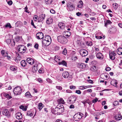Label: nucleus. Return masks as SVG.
<instances>
[{
    "label": "nucleus",
    "instance_id": "1",
    "mask_svg": "<svg viewBox=\"0 0 122 122\" xmlns=\"http://www.w3.org/2000/svg\"><path fill=\"white\" fill-rule=\"evenodd\" d=\"M59 104L55 109V110L54 112V114L57 115H60L61 112V99H60L57 100Z\"/></svg>",
    "mask_w": 122,
    "mask_h": 122
},
{
    "label": "nucleus",
    "instance_id": "2",
    "mask_svg": "<svg viewBox=\"0 0 122 122\" xmlns=\"http://www.w3.org/2000/svg\"><path fill=\"white\" fill-rule=\"evenodd\" d=\"M83 116V114L82 113L79 112L74 115L73 117V119L76 121H79L81 119Z\"/></svg>",
    "mask_w": 122,
    "mask_h": 122
},
{
    "label": "nucleus",
    "instance_id": "3",
    "mask_svg": "<svg viewBox=\"0 0 122 122\" xmlns=\"http://www.w3.org/2000/svg\"><path fill=\"white\" fill-rule=\"evenodd\" d=\"M25 47L23 45H18L17 47V49L18 51L20 53H24L26 51Z\"/></svg>",
    "mask_w": 122,
    "mask_h": 122
},
{
    "label": "nucleus",
    "instance_id": "4",
    "mask_svg": "<svg viewBox=\"0 0 122 122\" xmlns=\"http://www.w3.org/2000/svg\"><path fill=\"white\" fill-rule=\"evenodd\" d=\"M20 86H17L14 88V94L16 95L20 94L22 92Z\"/></svg>",
    "mask_w": 122,
    "mask_h": 122
},
{
    "label": "nucleus",
    "instance_id": "5",
    "mask_svg": "<svg viewBox=\"0 0 122 122\" xmlns=\"http://www.w3.org/2000/svg\"><path fill=\"white\" fill-rule=\"evenodd\" d=\"M64 78H68L69 80H70L72 78V75L69 74L68 72L66 71H65L62 74Z\"/></svg>",
    "mask_w": 122,
    "mask_h": 122
},
{
    "label": "nucleus",
    "instance_id": "6",
    "mask_svg": "<svg viewBox=\"0 0 122 122\" xmlns=\"http://www.w3.org/2000/svg\"><path fill=\"white\" fill-rule=\"evenodd\" d=\"M45 17L46 15L45 14H40L38 18V22H40L43 20H44Z\"/></svg>",
    "mask_w": 122,
    "mask_h": 122
},
{
    "label": "nucleus",
    "instance_id": "7",
    "mask_svg": "<svg viewBox=\"0 0 122 122\" xmlns=\"http://www.w3.org/2000/svg\"><path fill=\"white\" fill-rule=\"evenodd\" d=\"M76 100V97L74 96H72L70 97L68 99V101L70 103H74Z\"/></svg>",
    "mask_w": 122,
    "mask_h": 122
},
{
    "label": "nucleus",
    "instance_id": "8",
    "mask_svg": "<svg viewBox=\"0 0 122 122\" xmlns=\"http://www.w3.org/2000/svg\"><path fill=\"white\" fill-rule=\"evenodd\" d=\"M116 54L114 52V51L110 52L109 57L112 60H114L115 58V56Z\"/></svg>",
    "mask_w": 122,
    "mask_h": 122
},
{
    "label": "nucleus",
    "instance_id": "9",
    "mask_svg": "<svg viewBox=\"0 0 122 122\" xmlns=\"http://www.w3.org/2000/svg\"><path fill=\"white\" fill-rule=\"evenodd\" d=\"M80 52L81 54V55L83 56H87L88 54V52L87 51L84 49L81 50Z\"/></svg>",
    "mask_w": 122,
    "mask_h": 122
},
{
    "label": "nucleus",
    "instance_id": "10",
    "mask_svg": "<svg viewBox=\"0 0 122 122\" xmlns=\"http://www.w3.org/2000/svg\"><path fill=\"white\" fill-rule=\"evenodd\" d=\"M36 36L37 38L38 39H43L44 37L43 34L42 32H40L36 34Z\"/></svg>",
    "mask_w": 122,
    "mask_h": 122
},
{
    "label": "nucleus",
    "instance_id": "11",
    "mask_svg": "<svg viewBox=\"0 0 122 122\" xmlns=\"http://www.w3.org/2000/svg\"><path fill=\"white\" fill-rule=\"evenodd\" d=\"M51 41H48L44 40H42V44L44 46H49L51 43Z\"/></svg>",
    "mask_w": 122,
    "mask_h": 122
},
{
    "label": "nucleus",
    "instance_id": "12",
    "mask_svg": "<svg viewBox=\"0 0 122 122\" xmlns=\"http://www.w3.org/2000/svg\"><path fill=\"white\" fill-rule=\"evenodd\" d=\"M3 114L4 115L9 116L10 115L9 111L7 109H4L2 112Z\"/></svg>",
    "mask_w": 122,
    "mask_h": 122
},
{
    "label": "nucleus",
    "instance_id": "13",
    "mask_svg": "<svg viewBox=\"0 0 122 122\" xmlns=\"http://www.w3.org/2000/svg\"><path fill=\"white\" fill-rule=\"evenodd\" d=\"M41 66V65L38 62H37L33 66V68L35 71H37L40 68L39 67Z\"/></svg>",
    "mask_w": 122,
    "mask_h": 122
},
{
    "label": "nucleus",
    "instance_id": "14",
    "mask_svg": "<svg viewBox=\"0 0 122 122\" xmlns=\"http://www.w3.org/2000/svg\"><path fill=\"white\" fill-rule=\"evenodd\" d=\"M15 115L16 118L18 120H20L22 118V115L20 112H19L16 113Z\"/></svg>",
    "mask_w": 122,
    "mask_h": 122
},
{
    "label": "nucleus",
    "instance_id": "15",
    "mask_svg": "<svg viewBox=\"0 0 122 122\" xmlns=\"http://www.w3.org/2000/svg\"><path fill=\"white\" fill-rule=\"evenodd\" d=\"M26 60L27 62L31 65L33 64L34 62V60L31 58H28Z\"/></svg>",
    "mask_w": 122,
    "mask_h": 122
},
{
    "label": "nucleus",
    "instance_id": "16",
    "mask_svg": "<svg viewBox=\"0 0 122 122\" xmlns=\"http://www.w3.org/2000/svg\"><path fill=\"white\" fill-rule=\"evenodd\" d=\"M78 67L82 69L84 68L86 66L85 64L83 63H79L77 65Z\"/></svg>",
    "mask_w": 122,
    "mask_h": 122
},
{
    "label": "nucleus",
    "instance_id": "17",
    "mask_svg": "<svg viewBox=\"0 0 122 122\" xmlns=\"http://www.w3.org/2000/svg\"><path fill=\"white\" fill-rule=\"evenodd\" d=\"M68 40L65 37L61 36V43L65 44H66Z\"/></svg>",
    "mask_w": 122,
    "mask_h": 122
},
{
    "label": "nucleus",
    "instance_id": "18",
    "mask_svg": "<svg viewBox=\"0 0 122 122\" xmlns=\"http://www.w3.org/2000/svg\"><path fill=\"white\" fill-rule=\"evenodd\" d=\"M43 40H45L46 41H51V37L50 36L48 35H47L46 36H45V37H43Z\"/></svg>",
    "mask_w": 122,
    "mask_h": 122
},
{
    "label": "nucleus",
    "instance_id": "19",
    "mask_svg": "<svg viewBox=\"0 0 122 122\" xmlns=\"http://www.w3.org/2000/svg\"><path fill=\"white\" fill-rule=\"evenodd\" d=\"M21 58L19 54H17L16 55V57L15 58V61L17 62H18L21 60Z\"/></svg>",
    "mask_w": 122,
    "mask_h": 122
},
{
    "label": "nucleus",
    "instance_id": "20",
    "mask_svg": "<svg viewBox=\"0 0 122 122\" xmlns=\"http://www.w3.org/2000/svg\"><path fill=\"white\" fill-rule=\"evenodd\" d=\"M96 56L97 58L100 59H102L103 58V56L102 54L100 53H98L97 55Z\"/></svg>",
    "mask_w": 122,
    "mask_h": 122
},
{
    "label": "nucleus",
    "instance_id": "21",
    "mask_svg": "<svg viewBox=\"0 0 122 122\" xmlns=\"http://www.w3.org/2000/svg\"><path fill=\"white\" fill-rule=\"evenodd\" d=\"M55 60L56 62H58L59 65H60L61 64V62L60 61H61V59L60 58H58V56H55Z\"/></svg>",
    "mask_w": 122,
    "mask_h": 122
},
{
    "label": "nucleus",
    "instance_id": "22",
    "mask_svg": "<svg viewBox=\"0 0 122 122\" xmlns=\"http://www.w3.org/2000/svg\"><path fill=\"white\" fill-rule=\"evenodd\" d=\"M53 20L51 18H48L46 21V23L47 24H50L52 22Z\"/></svg>",
    "mask_w": 122,
    "mask_h": 122
},
{
    "label": "nucleus",
    "instance_id": "23",
    "mask_svg": "<svg viewBox=\"0 0 122 122\" xmlns=\"http://www.w3.org/2000/svg\"><path fill=\"white\" fill-rule=\"evenodd\" d=\"M117 31V29L115 27H113L111 29L110 33L112 34L115 33Z\"/></svg>",
    "mask_w": 122,
    "mask_h": 122
},
{
    "label": "nucleus",
    "instance_id": "24",
    "mask_svg": "<svg viewBox=\"0 0 122 122\" xmlns=\"http://www.w3.org/2000/svg\"><path fill=\"white\" fill-rule=\"evenodd\" d=\"M114 118L117 120H119L122 118V116L120 115H116Z\"/></svg>",
    "mask_w": 122,
    "mask_h": 122
},
{
    "label": "nucleus",
    "instance_id": "25",
    "mask_svg": "<svg viewBox=\"0 0 122 122\" xmlns=\"http://www.w3.org/2000/svg\"><path fill=\"white\" fill-rule=\"evenodd\" d=\"M68 9L70 11H72L74 9V7L73 5H67Z\"/></svg>",
    "mask_w": 122,
    "mask_h": 122
},
{
    "label": "nucleus",
    "instance_id": "26",
    "mask_svg": "<svg viewBox=\"0 0 122 122\" xmlns=\"http://www.w3.org/2000/svg\"><path fill=\"white\" fill-rule=\"evenodd\" d=\"M117 52L119 55H122V48L120 47L117 50Z\"/></svg>",
    "mask_w": 122,
    "mask_h": 122
},
{
    "label": "nucleus",
    "instance_id": "27",
    "mask_svg": "<svg viewBox=\"0 0 122 122\" xmlns=\"http://www.w3.org/2000/svg\"><path fill=\"white\" fill-rule=\"evenodd\" d=\"M83 2L81 0L78 2L77 5V6L78 7L81 8L83 6Z\"/></svg>",
    "mask_w": 122,
    "mask_h": 122
},
{
    "label": "nucleus",
    "instance_id": "28",
    "mask_svg": "<svg viewBox=\"0 0 122 122\" xmlns=\"http://www.w3.org/2000/svg\"><path fill=\"white\" fill-rule=\"evenodd\" d=\"M21 65L23 67H25L26 65V61L25 60H23L22 61L20 62Z\"/></svg>",
    "mask_w": 122,
    "mask_h": 122
},
{
    "label": "nucleus",
    "instance_id": "29",
    "mask_svg": "<svg viewBox=\"0 0 122 122\" xmlns=\"http://www.w3.org/2000/svg\"><path fill=\"white\" fill-rule=\"evenodd\" d=\"M3 95L4 96L6 97L7 99H9L11 98L12 97L10 96L8 94L6 93H4L3 94Z\"/></svg>",
    "mask_w": 122,
    "mask_h": 122
},
{
    "label": "nucleus",
    "instance_id": "30",
    "mask_svg": "<svg viewBox=\"0 0 122 122\" xmlns=\"http://www.w3.org/2000/svg\"><path fill=\"white\" fill-rule=\"evenodd\" d=\"M112 23V22L110 20H107L106 22L105 21V26L106 27L108 24H111Z\"/></svg>",
    "mask_w": 122,
    "mask_h": 122
},
{
    "label": "nucleus",
    "instance_id": "31",
    "mask_svg": "<svg viewBox=\"0 0 122 122\" xmlns=\"http://www.w3.org/2000/svg\"><path fill=\"white\" fill-rule=\"evenodd\" d=\"M71 59L73 61H76L78 59L77 57L74 55H72L71 56Z\"/></svg>",
    "mask_w": 122,
    "mask_h": 122
},
{
    "label": "nucleus",
    "instance_id": "32",
    "mask_svg": "<svg viewBox=\"0 0 122 122\" xmlns=\"http://www.w3.org/2000/svg\"><path fill=\"white\" fill-rule=\"evenodd\" d=\"M10 68L11 70L13 71H15L16 70V67L14 66H11Z\"/></svg>",
    "mask_w": 122,
    "mask_h": 122
},
{
    "label": "nucleus",
    "instance_id": "33",
    "mask_svg": "<svg viewBox=\"0 0 122 122\" xmlns=\"http://www.w3.org/2000/svg\"><path fill=\"white\" fill-rule=\"evenodd\" d=\"M20 108L22 109L23 111H26L27 109V107L21 105L20 107Z\"/></svg>",
    "mask_w": 122,
    "mask_h": 122
},
{
    "label": "nucleus",
    "instance_id": "34",
    "mask_svg": "<svg viewBox=\"0 0 122 122\" xmlns=\"http://www.w3.org/2000/svg\"><path fill=\"white\" fill-rule=\"evenodd\" d=\"M118 83L117 82L116 80L115 81H112L111 82V84L112 85H113L114 86H117V84Z\"/></svg>",
    "mask_w": 122,
    "mask_h": 122
},
{
    "label": "nucleus",
    "instance_id": "35",
    "mask_svg": "<svg viewBox=\"0 0 122 122\" xmlns=\"http://www.w3.org/2000/svg\"><path fill=\"white\" fill-rule=\"evenodd\" d=\"M101 76L102 78L103 79L106 80V79L108 78V76L107 75H106L105 74H102L101 75Z\"/></svg>",
    "mask_w": 122,
    "mask_h": 122
},
{
    "label": "nucleus",
    "instance_id": "36",
    "mask_svg": "<svg viewBox=\"0 0 122 122\" xmlns=\"http://www.w3.org/2000/svg\"><path fill=\"white\" fill-rule=\"evenodd\" d=\"M25 96L27 97H31V94L29 92H27L25 94Z\"/></svg>",
    "mask_w": 122,
    "mask_h": 122
},
{
    "label": "nucleus",
    "instance_id": "37",
    "mask_svg": "<svg viewBox=\"0 0 122 122\" xmlns=\"http://www.w3.org/2000/svg\"><path fill=\"white\" fill-rule=\"evenodd\" d=\"M86 86H81L79 87V89L81 90H84L87 88Z\"/></svg>",
    "mask_w": 122,
    "mask_h": 122
},
{
    "label": "nucleus",
    "instance_id": "38",
    "mask_svg": "<svg viewBox=\"0 0 122 122\" xmlns=\"http://www.w3.org/2000/svg\"><path fill=\"white\" fill-rule=\"evenodd\" d=\"M43 107V104L41 103H39L38 104V109L40 111Z\"/></svg>",
    "mask_w": 122,
    "mask_h": 122
},
{
    "label": "nucleus",
    "instance_id": "39",
    "mask_svg": "<svg viewBox=\"0 0 122 122\" xmlns=\"http://www.w3.org/2000/svg\"><path fill=\"white\" fill-rule=\"evenodd\" d=\"M38 16L36 15L34 16L33 19L34 21H36L37 20H38Z\"/></svg>",
    "mask_w": 122,
    "mask_h": 122
},
{
    "label": "nucleus",
    "instance_id": "40",
    "mask_svg": "<svg viewBox=\"0 0 122 122\" xmlns=\"http://www.w3.org/2000/svg\"><path fill=\"white\" fill-rule=\"evenodd\" d=\"M119 102L118 101H116L114 102L113 104L114 106H115L119 105Z\"/></svg>",
    "mask_w": 122,
    "mask_h": 122
},
{
    "label": "nucleus",
    "instance_id": "41",
    "mask_svg": "<svg viewBox=\"0 0 122 122\" xmlns=\"http://www.w3.org/2000/svg\"><path fill=\"white\" fill-rule=\"evenodd\" d=\"M53 0H45L46 4H51Z\"/></svg>",
    "mask_w": 122,
    "mask_h": 122
},
{
    "label": "nucleus",
    "instance_id": "42",
    "mask_svg": "<svg viewBox=\"0 0 122 122\" xmlns=\"http://www.w3.org/2000/svg\"><path fill=\"white\" fill-rule=\"evenodd\" d=\"M15 45V42L14 41V40L13 39H11V40L10 43V45L12 46H14Z\"/></svg>",
    "mask_w": 122,
    "mask_h": 122
},
{
    "label": "nucleus",
    "instance_id": "43",
    "mask_svg": "<svg viewBox=\"0 0 122 122\" xmlns=\"http://www.w3.org/2000/svg\"><path fill=\"white\" fill-rule=\"evenodd\" d=\"M113 7H114V9L115 10H116L117 8L118 7V4L116 3H114L112 4Z\"/></svg>",
    "mask_w": 122,
    "mask_h": 122
},
{
    "label": "nucleus",
    "instance_id": "44",
    "mask_svg": "<svg viewBox=\"0 0 122 122\" xmlns=\"http://www.w3.org/2000/svg\"><path fill=\"white\" fill-rule=\"evenodd\" d=\"M67 51L66 48H65L64 49L62 52V53L64 55H66L67 54Z\"/></svg>",
    "mask_w": 122,
    "mask_h": 122
},
{
    "label": "nucleus",
    "instance_id": "45",
    "mask_svg": "<svg viewBox=\"0 0 122 122\" xmlns=\"http://www.w3.org/2000/svg\"><path fill=\"white\" fill-rule=\"evenodd\" d=\"M1 53L3 56L5 57L6 54H7V52H5L3 50H2L1 51Z\"/></svg>",
    "mask_w": 122,
    "mask_h": 122
},
{
    "label": "nucleus",
    "instance_id": "46",
    "mask_svg": "<svg viewBox=\"0 0 122 122\" xmlns=\"http://www.w3.org/2000/svg\"><path fill=\"white\" fill-rule=\"evenodd\" d=\"M61 65L66 66H67V63L65 61L63 60L61 61Z\"/></svg>",
    "mask_w": 122,
    "mask_h": 122
},
{
    "label": "nucleus",
    "instance_id": "47",
    "mask_svg": "<svg viewBox=\"0 0 122 122\" xmlns=\"http://www.w3.org/2000/svg\"><path fill=\"white\" fill-rule=\"evenodd\" d=\"M87 45L88 46H91L92 45V44L91 41H87L86 42Z\"/></svg>",
    "mask_w": 122,
    "mask_h": 122
},
{
    "label": "nucleus",
    "instance_id": "48",
    "mask_svg": "<svg viewBox=\"0 0 122 122\" xmlns=\"http://www.w3.org/2000/svg\"><path fill=\"white\" fill-rule=\"evenodd\" d=\"M11 40L10 39H7L6 41V42L8 44V45H10V43L11 42Z\"/></svg>",
    "mask_w": 122,
    "mask_h": 122
},
{
    "label": "nucleus",
    "instance_id": "49",
    "mask_svg": "<svg viewBox=\"0 0 122 122\" xmlns=\"http://www.w3.org/2000/svg\"><path fill=\"white\" fill-rule=\"evenodd\" d=\"M5 26L6 27H9L10 28H11V25L9 23H7V24L5 25Z\"/></svg>",
    "mask_w": 122,
    "mask_h": 122
},
{
    "label": "nucleus",
    "instance_id": "50",
    "mask_svg": "<svg viewBox=\"0 0 122 122\" xmlns=\"http://www.w3.org/2000/svg\"><path fill=\"white\" fill-rule=\"evenodd\" d=\"M33 115V114L32 113H30V112H28L26 114V115L27 116H32Z\"/></svg>",
    "mask_w": 122,
    "mask_h": 122
},
{
    "label": "nucleus",
    "instance_id": "51",
    "mask_svg": "<svg viewBox=\"0 0 122 122\" xmlns=\"http://www.w3.org/2000/svg\"><path fill=\"white\" fill-rule=\"evenodd\" d=\"M57 40L60 43H61V36H59L57 37Z\"/></svg>",
    "mask_w": 122,
    "mask_h": 122
},
{
    "label": "nucleus",
    "instance_id": "52",
    "mask_svg": "<svg viewBox=\"0 0 122 122\" xmlns=\"http://www.w3.org/2000/svg\"><path fill=\"white\" fill-rule=\"evenodd\" d=\"M91 70L92 71H94L96 70V67L95 66H92L91 68Z\"/></svg>",
    "mask_w": 122,
    "mask_h": 122
},
{
    "label": "nucleus",
    "instance_id": "53",
    "mask_svg": "<svg viewBox=\"0 0 122 122\" xmlns=\"http://www.w3.org/2000/svg\"><path fill=\"white\" fill-rule=\"evenodd\" d=\"M46 80L49 83H52V81H51V80L49 78H47L46 79Z\"/></svg>",
    "mask_w": 122,
    "mask_h": 122
},
{
    "label": "nucleus",
    "instance_id": "54",
    "mask_svg": "<svg viewBox=\"0 0 122 122\" xmlns=\"http://www.w3.org/2000/svg\"><path fill=\"white\" fill-rule=\"evenodd\" d=\"M6 56H5L6 57L7 59L9 60H10L11 59L10 56H9L8 54L7 53L5 54Z\"/></svg>",
    "mask_w": 122,
    "mask_h": 122
},
{
    "label": "nucleus",
    "instance_id": "55",
    "mask_svg": "<svg viewBox=\"0 0 122 122\" xmlns=\"http://www.w3.org/2000/svg\"><path fill=\"white\" fill-rule=\"evenodd\" d=\"M39 72L40 73H43L44 71L43 69H40L39 70Z\"/></svg>",
    "mask_w": 122,
    "mask_h": 122
},
{
    "label": "nucleus",
    "instance_id": "56",
    "mask_svg": "<svg viewBox=\"0 0 122 122\" xmlns=\"http://www.w3.org/2000/svg\"><path fill=\"white\" fill-rule=\"evenodd\" d=\"M67 31H64L63 34V37H65V36H67V33H66Z\"/></svg>",
    "mask_w": 122,
    "mask_h": 122
},
{
    "label": "nucleus",
    "instance_id": "57",
    "mask_svg": "<svg viewBox=\"0 0 122 122\" xmlns=\"http://www.w3.org/2000/svg\"><path fill=\"white\" fill-rule=\"evenodd\" d=\"M38 44L37 43H36L34 46V47L37 49H38Z\"/></svg>",
    "mask_w": 122,
    "mask_h": 122
},
{
    "label": "nucleus",
    "instance_id": "58",
    "mask_svg": "<svg viewBox=\"0 0 122 122\" xmlns=\"http://www.w3.org/2000/svg\"><path fill=\"white\" fill-rule=\"evenodd\" d=\"M76 93L79 94H80L81 93V92L80 90H76Z\"/></svg>",
    "mask_w": 122,
    "mask_h": 122
},
{
    "label": "nucleus",
    "instance_id": "59",
    "mask_svg": "<svg viewBox=\"0 0 122 122\" xmlns=\"http://www.w3.org/2000/svg\"><path fill=\"white\" fill-rule=\"evenodd\" d=\"M66 33H67V36L69 37L71 35V33L70 32L67 31Z\"/></svg>",
    "mask_w": 122,
    "mask_h": 122
},
{
    "label": "nucleus",
    "instance_id": "60",
    "mask_svg": "<svg viewBox=\"0 0 122 122\" xmlns=\"http://www.w3.org/2000/svg\"><path fill=\"white\" fill-rule=\"evenodd\" d=\"M70 88L71 89H74L76 88V87L73 86H70Z\"/></svg>",
    "mask_w": 122,
    "mask_h": 122
},
{
    "label": "nucleus",
    "instance_id": "61",
    "mask_svg": "<svg viewBox=\"0 0 122 122\" xmlns=\"http://www.w3.org/2000/svg\"><path fill=\"white\" fill-rule=\"evenodd\" d=\"M98 99L97 98H96L94 99L92 101V102L94 103H96L98 101Z\"/></svg>",
    "mask_w": 122,
    "mask_h": 122
},
{
    "label": "nucleus",
    "instance_id": "62",
    "mask_svg": "<svg viewBox=\"0 0 122 122\" xmlns=\"http://www.w3.org/2000/svg\"><path fill=\"white\" fill-rule=\"evenodd\" d=\"M87 81L88 82L91 83L92 84H93V81L91 80H88Z\"/></svg>",
    "mask_w": 122,
    "mask_h": 122
},
{
    "label": "nucleus",
    "instance_id": "63",
    "mask_svg": "<svg viewBox=\"0 0 122 122\" xmlns=\"http://www.w3.org/2000/svg\"><path fill=\"white\" fill-rule=\"evenodd\" d=\"M50 12L52 14H54L55 13V11L53 9L51 10H50Z\"/></svg>",
    "mask_w": 122,
    "mask_h": 122
},
{
    "label": "nucleus",
    "instance_id": "64",
    "mask_svg": "<svg viewBox=\"0 0 122 122\" xmlns=\"http://www.w3.org/2000/svg\"><path fill=\"white\" fill-rule=\"evenodd\" d=\"M8 4L9 5H11L12 4V2L11 1H9L7 2Z\"/></svg>",
    "mask_w": 122,
    "mask_h": 122
}]
</instances>
